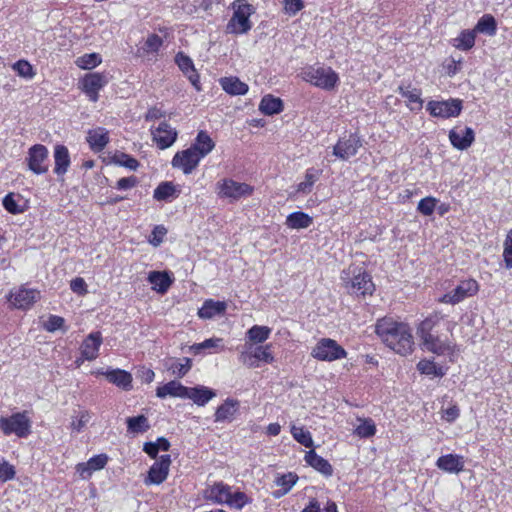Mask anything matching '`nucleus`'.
Wrapping results in <instances>:
<instances>
[{
	"label": "nucleus",
	"instance_id": "24",
	"mask_svg": "<svg viewBox=\"0 0 512 512\" xmlns=\"http://www.w3.org/2000/svg\"><path fill=\"white\" fill-rule=\"evenodd\" d=\"M54 173L58 176L64 175L70 166V154L68 148L64 145L58 144L54 148Z\"/></svg>",
	"mask_w": 512,
	"mask_h": 512
},
{
	"label": "nucleus",
	"instance_id": "27",
	"mask_svg": "<svg viewBox=\"0 0 512 512\" xmlns=\"http://www.w3.org/2000/svg\"><path fill=\"white\" fill-rule=\"evenodd\" d=\"M227 304L223 301H214L213 299H207L204 301L201 308L198 310V316L201 319H212L217 315L225 313Z\"/></svg>",
	"mask_w": 512,
	"mask_h": 512
},
{
	"label": "nucleus",
	"instance_id": "23",
	"mask_svg": "<svg viewBox=\"0 0 512 512\" xmlns=\"http://www.w3.org/2000/svg\"><path fill=\"white\" fill-rule=\"evenodd\" d=\"M436 466L447 473L458 474L464 469V460L460 455L446 454L437 459Z\"/></svg>",
	"mask_w": 512,
	"mask_h": 512
},
{
	"label": "nucleus",
	"instance_id": "48",
	"mask_svg": "<svg viewBox=\"0 0 512 512\" xmlns=\"http://www.w3.org/2000/svg\"><path fill=\"white\" fill-rule=\"evenodd\" d=\"M111 162L113 164L126 167L133 171L137 170V168L139 167V162L137 161V159L123 152L114 153V155L111 157Z\"/></svg>",
	"mask_w": 512,
	"mask_h": 512
},
{
	"label": "nucleus",
	"instance_id": "25",
	"mask_svg": "<svg viewBox=\"0 0 512 512\" xmlns=\"http://www.w3.org/2000/svg\"><path fill=\"white\" fill-rule=\"evenodd\" d=\"M215 396L216 393L213 389L206 386H196L187 388L186 399H191L198 406H205Z\"/></svg>",
	"mask_w": 512,
	"mask_h": 512
},
{
	"label": "nucleus",
	"instance_id": "30",
	"mask_svg": "<svg viewBox=\"0 0 512 512\" xmlns=\"http://www.w3.org/2000/svg\"><path fill=\"white\" fill-rule=\"evenodd\" d=\"M305 461L308 465L326 477H329L333 474V468L331 464L326 459L319 456L313 449L306 453Z\"/></svg>",
	"mask_w": 512,
	"mask_h": 512
},
{
	"label": "nucleus",
	"instance_id": "13",
	"mask_svg": "<svg viewBox=\"0 0 512 512\" xmlns=\"http://www.w3.org/2000/svg\"><path fill=\"white\" fill-rule=\"evenodd\" d=\"M171 465V457L168 454L161 455L159 460L153 463L148 471V475L144 480L146 485H159L163 483L169 474Z\"/></svg>",
	"mask_w": 512,
	"mask_h": 512
},
{
	"label": "nucleus",
	"instance_id": "49",
	"mask_svg": "<svg viewBox=\"0 0 512 512\" xmlns=\"http://www.w3.org/2000/svg\"><path fill=\"white\" fill-rule=\"evenodd\" d=\"M291 434L293 438L303 445L306 448H311L314 445L311 433L309 431L304 430L303 427H298L296 425L291 426Z\"/></svg>",
	"mask_w": 512,
	"mask_h": 512
},
{
	"label": "nucleus",
	"instance_id": "53",
	"mask_svg": "<svg viewBox=\"0 0 512 512\" xmlns=\"http://www.w3.org/2000/svg\"><path fill=\"white\" fill-rule=\"evenodd\" d=\"M223 339L221 338H209L204 340L201 343L194 344L191 348L194 350L195 353L203 350V349H223L222 345Z\"/></svg>",
	"mask_w": 512,
	"mask_h": 512
},
{
	"label": "nucleus",
	"instance_id": "59",
	"mask_svg": "<svg viewBox=\"0 0 512 512\" xmlns=\"http://www.w3.org/2000/svg\"><path fill=\"white\" fill-rule=\"evenodd\" d=\"M65 320L63 317L57 315H50L44 323V328L48 332H55L63 329Z\"/></svg>",
	"mask_w": 512,
	"mask_h": 512
},
{
	"label": "nucleus",
	"instance_id": "40",
	"mask_svg": "<svg viewBox=\"0 0 512 512\" xmlns=\"http://www.w3.org/2000/svg\"><path fill=\"white\" fill-rule=\"evenodd\" d=\"M148 281L153 286V289L160 293H165L171 285L169 276L164 272L153 271L149 273Z\"/></svg>",
	"mask_w": 512,
	"mask_h": 512
},
{
	"label": "nucleus",
	"instance_id": "42",
	"mask_svg": "<svg viewBox=\"0 0 512 512\" xmlns=\"http://www.w3.org/2000/svg\"><path fill=\"white\" fill-rule=\"evenodd\" d=\"M417 369L421 374L443 377L446 374V369L443 366H438L433 360L423 359L418 362Z\"/></svg>",
	"mask_w": 512,
	"mask_h": 512
},
{
	"label": "nucleus",
	"instance_id": "52",
	"mask_svg": "<svg viewBox=\"0 0 512 512\" xmlns=\"http://www.w3.org/2000/svg\"><path fill=\"white\" fill-rule=\"evenodd\" d=\"M475 35L476 34H460L452 39V45L460 50H469L475 44Z\"/></svg>",
	"mask_w": 512,
	"mask_h": 512
},
{
	"label": "nucleus",
	"instance_id": "6",
	"mask_svg": "<svg viewBox=\"0 0 512 512\" xmlns=\"http://www.w3.org/2000/svg\"><path fill=\"white\" fill-rule=\"evenodd\" d=\"M311 356L319 361L332 362L345 358L347 352L335 340L322 338L312 349Z\"/></svg>",
	"mask_w": 512,
	"mask_h": 512
},
{
	"label": "nucleus",
	"instance_id": "15",
	"mask_svg": "<svg viewBox=\"0 0 512 512\" xmlns=\"http://www.w3.org/2000/svg\"><path fill=\"white\" fill-rule=\"evenodd\" d=\"M202 158L189 147L177 152L172 159V166L179 168L184 174H190L199 164Z\"/></svg>",
	"mask_w": 512,
	"mask_h": 512
},
{
	"label": "nucleus",
	"instance_id": "44",
	"mask_svg": "<svg viewBox=\"0 0 512 512\" xmlns=\"http://www.w3.org/2000/svg\"><path fill=\"white\" fill-rule=\"evenodd\" d=\"M359 424L354 429V434L360 438H369L375 435L376 425L371 418H359Z\"/></svg>",
	"mask_w": 512,
	"mask_h": 512
},
{
	"label": "nucleus",
	"instance_id": "43",
	"mask_svg": "<svg viewBox=\"0 0 512 512\" xmlns=\"http://www.w3.org/2000/svg\"><path fill=\"white\" fill-rule=\"evenodd\" d=\"M271 334V329L267 326L254 325L246 332L247 340L253 344L265 342Z\"/></svg>",
	"mask_w": 512,
	"mask_h": 512
},
{
	"label": "nucleus",
	"instance_id": "7",
	"mask_svg": "<svg viewBox=\"0 0 512 512\" xmlns=\"http://www.w3.org/2000/svg\"><path fill=\"white\" fill-rule=\"evenodd\" d=\"M479 290V285L474 279L462 280L452 291L444 294L439 302L455 305L468 297L474 296Z\"/></svg>",
	"mask_w": 512,
	"mask_h": 512
},
{
	"label": "nucleus",
	"instance_id": "60",
	"mask_svg": "<svg viewBox=\"0 0 512 512\" xmlns=\"http://www.w3.org/2000/svg\"><path fill=\"white\" fill-rule=\"evenodd\" d=\"M15 476L14 467L4 458H0V482H6Z\"/></svg>",
	"mask_w": 512,
	"mask_h": 512
},
{
	"label": "nucleus",
	"instance_id": "35",
	"mask_svg": "<svg viewBox=\"0 0 512 512\" xmlns=\"http://www.w3.org/2000/svg\"><path fill=\"white\" fill-rule=\"evenodd\" d=\"M313 223V218L307 213L296 211L289 214L286 218V226L290 229H305Z\"/></svg>",
	"mask_w": 512,
	"mask_h": 512
},
{
	"label": "nucleus",
	"instance_id": "36",
	"mask_svg": "<svg viewBox=\"0 0 512 512\" xmlns=\"http://www.w3.org/2000/svg\"><path fill=\"white\" fill-rule=\"evenodd\" d=\"M162 44L163 40L161 37L158 36V34H151L138 48L137 54L140 57L155 55L158 53Z\"/></svg>",
	"mask_w": 512,
	"mask_h": 512
},
{
	"label": "nucleus",
	"instance_id": "57",
	"mask_svg": "<svg viewBox=\"0 0 512 512\" xmlns=\"http://www.w3.org/2000/svg\"><path fill=\"white\" fill-rule=\"evenodd\" d=\"M316 180V174L312 170H307L305 174V180L298 184L297 191L303 194L310 193Z\"/></svg>",
	"mask_w": 512,
	"mask_h": 512
},
{
	"label": "nucleus",
	"instance_id": "64",
	"mask_svg": "<svg viewBox=\"0 0 512 512\" xmlns=\"http://www.w3.org/2000/svg\"><path fill=\"white\" fill-rule=\"evenodd\" d=\"M70 288L74 293L84 295L87 293V284L83 278L77 277L70 283Z\"/></svg>",
	"mask_w": 512,
	"mask_h": 512
},
{
	"label": "nucleus",
	"instance_id": "62",
	"mask_svg": "<svg viewBox=\"0 0 512 512\" xmlns=\"http://www.w3.org/2000/svg\"><path fill=\"white\" fill-rule=\"evenodd\" d=\"M3 206L11 214H19L22 212V209L16 203L12 194H8L4 197Z\"/></svg>",
	"mask_w": 512,
	"mask_h": 512
},
{
	"label": "nucleus",
	"instance_id": "14",
	"mask_svg": "<svg viewBox=\"0 0 512 512\" xmlns=\"http://www.w3.org/2000/svg\"><path fill=\"white\" fill-rule=\"evenodd\" d=\"M40 298V292L36 289H29L24 286L11 292L8 300L17 309H28Z\"/></svg>",
	"mask_w": 512,
	"mask_h": 512
},
{
	"label": "nucleus",
	"instance_id": "31",
	"mask_svg": "<svg viewBox=\"0 0 512 512\" xmlns=\"http://www.w3.org/2000/svg\"><path fill=\"white\" fill-rule=\"evenodd\" d=\"M398 92L400 95L407 99V106L411 111H419L423 107V100L421 99V91L417 88L408 86H399Z\"/></svg>",
	"mask_w": 512,
	"mask_h": 512
},
{
	"label": "nucleus",
	"instance_id": "3",
	"mask_svg": "<svg viewBox=\"0 0 512 512\" xmlns=\"http://www.w3.org/2000/svg\"><path fill=\"white\" fill-rule=\"evenodd\" d=\"M301 75L306 82L328 91L339 82L338 74L331 67L309 66L302 70Z\"/></svg>",
	"mask_w": 512,
	"mask_h": 512
},
{
	"label": "nucleus",
	"instance_id": "4",
	"mask_svg": "<svg viewBox=\"0 0 512 512\" xmlns=\"http://www.w3.org/2000/svg\"><path fill=\"white\" fill-rule=\"evenodd\" d=\"M0 430L6 436L15 434L20 438L27 437L31 432V420L27 412H17L10 417H0Z\"/></svg>",
	"mask_w": 512,
	"mask_h": 512
},
{
	"label": "nucleus",
	"instance_id": "17",
	"mask_svg": "<svg viewBox=\"0 0 512 512\" xmlns=\"http://www.w3.org/2000/svg\"><path fill=\"white\" fill-rule=\"evenodd\" d=\"M474 139L475 133L470 127H455L449 132V140L453 147L458 150H466L469 148L474 142Z\"/></svg>",
	"mask_w": 512,
	"mask_h": 512
},
{
	"label": "nucleus",
	"instance_id": "9",
	"mask_svg": "<svg viewBox=\"0 0 512 512\" xmlns=\"http://www.w3.org/2000/svg\"><path fill=\"white\" fill-rule=\"evenodd\" d=\"M233 8L230 24L240 32H248L252 28L250 16L254 13V7L245 0H236L233 2Z\"/></svg>",
	"mask_w": 512,
	"mask_h": 512
},
{
	"label": "nucleus",
	"instance_id": "1",
	"mask_svg": "<svg viewBox=\"0 0 512 512\" xmlns=\"http://www.w3.org/2000/svg\"><path fill=\"white\" fill-rule=\"evenodd\" d=\"M376 333L384 344L396 353L402 356L412 353L414 340L407 324L383 318L376 324Z\"/></svg>",
	"mask_w": 512,
	"mask_h": 512
},
{
	"label": "nucleus",
	"instance_id": "12",
	"mask_svg": "<svg viewBox=\"0 0 512 512\" xmlns=\"http://www.w3.org/2000/svg\"><path fill=\"white\" fill-rule=\"evenodd\" d=\"M48 154V149L42 144L30 147L27 157L29 169L37 175L46 173L48 171V165L46 164Z\"/></svg>",
	"mask_w": 512,
	"mask_h": 512
},
{
	"label": "nucleus",
	"instance_id": "20",
	"mask_svg": "<svg viewBox=\"0 0 512 512\" xmlns=\"http://www.w3.org/2000/svg\"><path fill=\"white\" fill-rule=\"evenodd\" d=\"M102 336L100 332L90 333L81 345V355L84 360L92 361L97 358Z\"/></svg>",
	"mask_w": 512,
	"mask_h": 512
},
{
	"label": "nucleus",
	"instance_id": "55",
	"mask_svg": "<svg viewBox=\"0 0 512 512\" xmlns=\"http://www.w3.org/2000/svg\"><path fill=\"white\" fill-rule=\"evenodd\" d=\"M91 419V413L87 410H82L79 412L77 417H73L71 422V429L76 432H81L83 428L87 425V423Z\"/></svg>",
	"mask_w": 512,
	"mask_h": 512
},
{
	"label": "nucleus",
	"instance_id": "19",
	"mask_svg": "<svg viewBox=\"0 0 512 512\" xmlns=\"http://www.w3.org/2000/svg\"><path fill=\"white\" fill-rule=\"evenodd\" d=\"M175 62L183 74L188 78L191 84L200 90L199 86V75L195 70L194 63L190 57L182 52L177 53L175 56Z\"/></svg>",
	"mask_w": 512,
	"mask_h": 512
},
{
	"label": "nucleus",
	"instance_id": "10",
	"mask_svg": "<svg viewBox=\"0 0 512 512\" xmlns=\"http://www.w3.org/2000/svg\"><path fill=\"white\" fill-rule=\"evenodd\" d=\"M362 146V140L356 133L342 137L338 140L333 147V155L337 158L346 161L358 153L359 148Z\"/></svg>",
	"mask_w": 512,
	"mask_h": 512
},
{
	"label": "nucleus",
	"instance_id": "56",
	"mask_svg": "<svg viewBox=\"0 0 512 512\" xmlns=\"http://www.w3.org/2000/svg\"><path fill=\"white\" fill-rule=\"evenodd\" d=\"M503 259L507 269L512 268V229L508 231L503 243Z\"/></svg>",
	"mask_w": 512,
	"mask_h": 512
},
{
	"label": "nucleus",
	"instance_id": "39",
	"mask_svg": "<svg viewBox=\"0 0 512 512\" xmlns=\"http://www.w3.org/2000/svg\"><path fill=\"white\" fill-rule=\"evenodd\" d=\"M298 477L296 474L288 473L284 474L276 479V485L280 487V489L273 492V496L275 498H280L286 495L292 487L296 484Z\"/></svg>",
	"mask_w": 512,
	"mask_h": 512
},
{
	"label": "nucleus",
	"instance_id": "11",
	"mask_svg": "<svg viewBox=\"0 0 512 512\" xmlns=\"http://www.w3.org/2000/svg\"><path fill=\"white\" fill-rule=\"evenodd\" d=\"M107 83V77L98 72L86 74L80 82L82 91L92 102L98 101L99 91L102 90Z\"/></svg>",
	"mask_w": 512,
	"mask_h": 512
},
{
	"label": "nucleus",
	"instance_id": "32",
	"mask_svg": "<svg viewBox=\"0 0 512 512\" xmlns=\"http://www.w3.org/2000/svg\"><path fill=\"white\" fill-rule=\"evenodd\" d=\"M201 158L208 155L215 147L212 138L205 131H199L195 142L190 146Z\"/></svg>",
	"mask_w": 512,
	"mask_h": 512
},
{
	"label": "nucleus",
	"instance_id": "38",
	"mask_svg": "<svg viewBox=\"0 0 512 512\" xmlns=\"http://www.w3.org/2000/svg\"><path fill=\"white\" fill-rule=\"evenodd\" d=\"M192 367V360L188 357L182 359H170L166 362V368L179 378L185 376Z\"/></svg>",
	"mask_w": 512,
	"mask_h": 512
},
{
	"label": "nucleus",
	"instance_id": "51",
	"mask_svg": "<svg viewBox=\"0 0 512 512\" xmlns=\"http://www.w3.org/2000/svg\"><path fill=\"white\" fill-rule=\"evenodd\" d=\"M176 192L174 185L171 182H163L154 190L153 197L158 200H167L172 197Z\"/></svg>",
	"mask_w": 512,
	"mask_h": 512
},
{
	"label": "nucleus",
	"instance_id": "28",
	"mask_svg": "<svg viewBox=\"0 0 512 512\" xmlns=\"http://www.w3.org/2000/svg\"><path fill=\"white\" fill-rule=\"evenodd\" d=\"M187 388L188 387L182 385L180 382L172 380L163 386L158 387L156 389V396L162 399L167 396L186 399Z\"/></svg>",
	"mask_w": 512,
	"mask_h": 512
},
{
	"label": "nucleus",
	"instance_id": "18",
	"mask_svg": "<svg viewBox=\"0 0 512 512\" xmlns=\"http://www.w3.org/2000/svg\"><path fill=\"white\" fill-rule=\"evenodd\" d=\"M422 349L429 351L438 356L451 354L452 347L445 340L440 339L438 336L430 335L421 338Z\"/></svg>",
	"mask_w": 512,
	"mask_h": 512
},
{
	"label": "nucleus",
	"instance_id": "61",
	"mask_svg": "<svg viewBox=\"0 0 512 512\" xmlns=\"http://www.w3.org/2000/svg\"><path fill=\"white\" fill-rule=\"evenodd\" d=\"M107 461L108 457L106 454H99L90 458L87 463L94 472L103 469L107 464Z\"/></svg>",
	"mask_w": 512,
	"mask_h": 512
},
{
	"label": "nucleus",
	"instance_id": "46",
	"mask_svg": "<svg viewBox=\"0 0 512 512\" xmlns=\"http://www.w3.org/2000/svg\"><path fill=\"white\" fill-rule=\"evenodd\" d=\"M101 62H102V58H101L100 54L89 53V54H84V55L78 57L75 61V64L81 69L91 70V69L97 67L98 65H100Z\"/></svg>",
	"mask_w": 512,
	"mask_h": 512
},
{
	"label": "nucleus",
	"instance_id": "5",
	"mask_svg": "<svg viewBox=\"0 0 512 512\" xmlns=\"http://www.w3.org/2000/svg\"><path fill=\"white\" fill-rule=\"evenodd\" d=\"M252 186L237 182L230 178H225L216 184V193L219 198L238 201L241 198L248 197L253 193Z\"/></svg>",
	"mask_w": 512,
	"mask_h": 512
},
{
	"label": "nucleus",
	"instance_id": "63",
	"mask_svg": "<svg viewBox=\"0 0 512 512\" xmlns=\"http://www.w3.org/2000/svg\"><path fill=\"white\" fill-rule=\"evenodd\" d=\"M137 183L138 179L135 176L124 177L117 181L116 188L118 190H128L135 187Z\"/></svg>",
	"mask_w": 512,
	"mask_h": 512
},
{
	"label": "nucleus",
	"instance_id": "47",
	"mask_svg": "<svg viewBox=\"0 0 512 512\" xmlns=\"http://www.w3.org/2000/svg\"><path fill=\"white\" fill-rule=\"evenodd\" d=\"M126 423L128 431L131 433H144L150 428L148 419L144 415L129 417Z\"/></svg>",
	"mask_w": 512,
	"mask_h": 512
},
{
	"label": "nucleus",
	"instance_id": "54",
	"mask_svg": "<svg viewBox=\"0 0 512 512\" xmlns=\"http://www.w3.org/2000/svg\"><path fill=\"white\" fill-rule=\"evenodd\" d=\"M437 199L434 197H425L421 199L418 203L417 210L419 213L425 216H430L433 214L436 207Z\"/></svg>",
	"mask_w": 512,
	"mask_h": 512
},
{
	"label": "nucleus",
	"instance_id": "22",
	"mask_svg": "<svg viewBox=\"0 0 512 512\" xmlns=\"http://www.w3.org/2000/svg\"><path fill=\"white\" fill-rule=\"evenodd\" d=\"M252 358L264 363H272L274 361V357L271 353V344L256 347L252 354L243 352L240 355V359L243 363L248 364L250 367H257L258 365L250 361Z\"/></svg>",
	"mask_w": 512,
	"mask_h": 512
},
{
	"label": "nucleus",
	"instance_id": "34",
	"mask_svg": "<svg viewBox=\"0 0 512 512\" xmlns=\"http://www.w3.org/2000/svg\"><path fill=\"white\" fill-rule=\"evenodd\" d=\"M105 375L109 382L117 385L118 387L124 390H129L132 387V376L127 371L115 369L106 372Z\"/></svg>",
	"mask_w": 512,
	"mask_h": 512
},
{
	"label": "nucleus",
	"instance_id": "50",
	"mask_svg": "<svg viewBox=\"0 0 512 512\" xmlns=\"http://www.w3.org/2000/svg\"><path fill=\"white\" fill-rule=\"evenodd\" d=\"M251 503V499L241 491L229 492L226 505L237 510H241L245 505Z\"/></svg>",
	"mask_w": 512,
	"mask_h": 512
},
{
	"label": "nucleus",
	"instance_id": "21",
	"mask_svg": "<svg viewBox=\"0 0 512 512\" xmlns=\"http://www.w3.org/2000/svg\"><path fill=\"white\" fill-rule=\"evenodd\" d=\"M230 486L223 482H216L204 490V498L215 504H226L230 492Z\"/></svg>",
	"mask_w": 512,
	"mask_h": 512
},
{
	"label": "nucleus",
	"instance_id": "16",
	"mask_svg": "<svg viewBox=\"0 0 512 512\" xmlns=\"http://www.w3.org/2000/svg\"><path fill=\"white\" fill-rule=\"evenodd\" d=\"M153 140L158 148L166 149L174 144L177 139V131L167 122H161L159 126L152 131Z\"/></svg>",
	"mask_w": 512,
	"mask_h": 512
},
{
	"label": "nucleus",
	"instance_id": "33",
	"mask_svg": "<svg viewBox=\"0 0 512 512\" xmlns=\"http://www.w3.org/2000/svg\"><path fill=\"white\" fill-rule=\"evenodd\" d=\"M222 89L233 96L245 95L248 92V85L237 77H224L220 80Z\"/></svg>",
	"mask_w": 512,
	"mask_h": 512
},
{
	"label": "nucleus",
	"instance_id": "26",
	"mask_svg": "<svg viewBox=\"0 0 512 512\" xmlns=\"http://www.w3.org/2000/svg\"><path fill=\"white\" fill-rule=\"evenodd\" d=\"M86 140L94 152H100L109 142L108 131L102 127L89 130Z\"/></svg>",
	"mask_w": 512,
	"mask_h": 512
},
{
	"label": "nucleus",
	"instance_id": "45",
	"mask_svg": "<svg viewBox=\"0 0 512 512\" xmlns=\"http://www.w3.org/2000/svg\"><path fill=\"white\" fill-rule=\"evenodd\" d=\"M497 28L496 20L491 14H484L472 30H463L462 32H495Z\"/></svg>",
	"mask_w": 512,
	"mask_h": 512
},
{
	"label": "nucleus",
	"instance_id": "29",
	"mask_svg": "<svg viewBox=\"0 0 512 512\" xmlns=\"http://www.w3.org/2000/svg\"><path fill=\"white\" fill-rule=\"evenodd\" d=\"M239 408V401L232 398H227L215 412V422L232 421L235 413Z\"/></svg>",
	"mask_w": 512,
	"mask_h": 512
},
{
	"label": "nucleus",
	"instance_id": "41",
	"mask_svg": "<svg viewBox=\"0 0 512 512\" xmlns=\"http://www.w3.org/2000/svg\"><path fill=\"white\" fill-rule=\"evenodd\" d=\"M442 318L443 316L440 315V313L435 312L421 321L417 328L419 338L421 339L432 335L433 328L442 320Z\"/></svg>",
	"mask_w": 512,
	"mask_h": 512
},
{
	"label": "nucleus",
	"instance_id": "58",
	"mask_svg": "<svg viewBox=\"0 0 512 512\" xmlns=\"http://www.w3.org/2000/svg\"><path fill=\"white\" fill-rule=\"evenodd\" d=\"M13 69L19 76L31 79L34 76L33 67L25 60H19L13 65Z\"/></svg>",
	"mask_w": 512,
	"mask_h": 512
},
{
	"label": "nucleus",
	"instance_id": "2",
	"mask_svg": "<svg viewBox=\"0 0 512 512\" xmlns=\"http://www.w3.org/2000/svg\"><path fill=\"white\" fill-rule=\"evenodd\" d=\"M342 284L347 293L356 296L372 295L375 285L370 274L363 268L350 266L341 273Z\"/></svg>",
	"mask_w": 512,
	"mask_h": 512
},
{
	"label": "nucleus",
	"instance_id": "37",
	"mask_svg": "<svg viewBox=\"0 0 512 512\" xmlns=\"http://www.w3.org/2000/svg\"><path fill=\"white\" fill-rule=\"evenodd\" d=\"M259 110L264 115L278 114L283 110V102L280 98L273 95H265L259 105Z\"/></svg>",
	"mask_w": 512,
	"mask_h": 512
},
{
	"label": "nucleus",
	"instance_id": "8",
	"mask_svg": "<svg viewBox=\"0 0 512 512\" xmlns=\"http://www.w3.org/2000/svg\"><path fill=\"white\" fill-rule=\"evenodd\" d=\"M426 110L433 117H457L462 110V101L459 99H449L444 101L432 100L427 103Z\"/></svg>",
	"mask_w": 512,
	"mask_h": 512
}]
</instances>
